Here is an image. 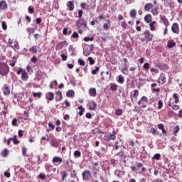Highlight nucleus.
Wrapping results in <instances>:
<instances>
[{
	"label": "nucleus",
	"instance_id": "obj_20",
	"mask_svg": "<svg viewBox=\"0 0 182 182\" xmlns=\"http://www.w3.org/2000/svg\"><path fill=\"white\" fill-rule=\"evenodd\" d=\"M67 97H73L75 96V91L73 90H69L66 93Z\"/></svg>",
	"mask_w": 182,
	"mask_h": 182
},
{
	"label": "nucleus",
	"instance_id": "obj_15",
	"mask_svg": "<svg viewBox=\"0 0 182 182\" xmlns=\"http://www.w3.org/2000/svg\"><path fill=\"white\" fill-rule=\"evenodd\" d=\"M153 8V4L151 3H147L144 6V9L146 11V12H150V9Z\"/></svg>",
	"mask_w": 182,
	"mask_h": 182
},
{
	"label": "nucleus",
	"instance_id": "obj_55",
	"mask_svg": "<svg viewBox=\"0 0 182 182\" xmlns=\"http://www.w3.org/2000/svg\"><path fill=\"white\" fill-rule=\"evenodd\" d=\"M150 132L154 136H156V134H157V130H156V129L154 128H151L150 129Z\"/></svg>",
	"mask_w": 182,
	"mask_h": 182
},
{
	"label": "nucleus",
	"instance_id": "obj_48",
	"mask_svg": "<svg viewBox=\"0 0 182 182\" xmlns=\"http://www.w3.org/2000/svg\"><path fill=\"white\" fill-rule=\"evenodd\" d=\"M82 16H83V11L82 10H79L78 11V18H79V19H83V18H82Z\"/></svg>",
	"mask_w": 182,
	"mask_h": 182
},
{
	"label": "nucleus",
	"instance_id": "obj_50",
	"mask_svg": "<svg viewBox=\"0 0 182 182\" xmlns=\"http://www.w3.org/2000/svg\"><path fill=\"white\" fill-rule=\"evenodd\" d=\"M121 26L123 28V29H127V23H126V21H123Z\"/></svg>",
	"mask_w": 182,
	"mask_h": 182
},
{
	"label": "nucleus",
	"instance_id": "obj_27",
	"mask_svg": "<svg viewBox=\"0 0 182 182\" xmlns=\"http://www.w3.org/2000/svg\"><path fill=\"white\" fill-rule=\"evenodd\" d=\"M8 154H9V151L6 149L1 152L2 157H6Z\"/></svg>",
	"mask_w": 182,
	"mask_h": 182
},
{
	"label": "nucleus",
	"instance_id": "obj_23",
	"mask_svg": "<svg viewBox=\"0 0 182 182\" xmlns=\"http://www.w3.org/2000/svg\"><path fill=\"white\" fill-rule=\"evenodd\" d=\"M156 22L154 21L149 23L150 31H156V26H154V25H156Z\"/></svg>",
	"mask_w": 182,
	"mask_h": 182
},
{
	"label": "nucleus",
	"instance_id": "obj_51",
	"mask_svg": "<svg viewBox=\"0 0 182 182\" xmlns=\"http://www.w3.org/2000/svg\"><path fill=\"white\" fill-rule=\"evenodd\" d=\"M37 61H38V58H36V56L35 55H33L31 59V62H33V63H36Z\"/></svg>",
	"mask_w": 182,
	"mask_h": 182
},
{
	"label": "nucleus",
	"instance_id": "obj_17",
	"mask_svg": "<svg viewBox=\"0 0 182 182\" xmlns=\"http://www.w3.org/2000/svg\"><path fill=\"white\" fill-rule=\"evenodd\" d=\"M109 86L112 92H116V90H117V87H119V85L114 83H110Z\"/></svg>",
	"mask_w": 182,
	"mask_h": 182
},
{
	"label": "nucleus",
	"instance_id": "obj_9",
	"mask_svg": "<svg viewBox=\"0 0 182 182\" xmlns=\"http://www.w3.org/2000/svg\"><path fill=\"white\" fill-rule=\"evenodd\" d=\"M158 83H160L161 85H164V83H166V75L161 73L158 80Z\"/></svg>",
	"mask_w": 182,
	"mask_h": 182
},
{
	"label": "nucleus",
	"instance_id": "obj_6",
	"mask_svg": "<svg viewBox=\"0 0 182 182\" xmlns=\"http://www.w3.org/2000/svg\"><path fill=\"white\" fill-rule=\"evenodd\" d=\"M159 18L161 22H163L164 25L165 26V28H168V26L170 25V22L168 21V19L166 18V16L160 15Z\"/></svg>",
	"mask_w": 182,
	"mask_h": 182
},
{
	"label": "nucleus",
	"instance_id": "obj_7",
	"mask_svg": "<svg viewBox=\"0 0 182 182\" xmlns=\"http://www.w3.org/2000/svg\"><path fill=\"white\" fill-rule=\"evenodd\" d=\"M171 31L173 33H176V35H178V33H180V28H178V23H173L171 26Z\"/></svg>",
	"mask_w": 182,
	"mask_h": 182
},
{
	"label": "nucleus",
	"instance_id": "obj_47",
	"mask_svg": "<svg viewBox=\"0 0 182 182\" xmlns=\"http://www.w3.org/2000/svg\"><path fill=\"white\" fill-rule=\"evenodd\" d=\"M100 69V68L99 67H96L95 70H92V75H97Z\"/></svg>",
	"mask_w": 182,
	"mask_h": 182
},
{
	"label": "nucleus",
	"instance_id": "obj_40",
	"mask_svg": "<svg viewBox=\"0 0 182 182\" xmlns=\"http://www.w3.org/2000/svg\"><path fill=\"white\" fill-rule=\"evenodd\" d=\"M139 96V90H134V94L132 95V97H134L135 99H137Z\"/></svg>",
	"mask_w": 182,
	"mask_h": 182
},
{
	"label": "nucleus",
	"instance_id": "obj_28",
	"mask_svg": "<svg viewBox=\"0 0 182 182\" xmlns=\"http://www.w3.org/2000/svg\"><path fill=\"white\" fill-rule=\"evenodd\" d=\"M16 60H17V58H16V56H14L12 58V63H10L9 65L10 66H11L12 68H14V66H15L16 63Z\"/></svg>",
	"mask_w": 182,
	"mask_h": 182
},
{
	"label": "nucleus",
	"instance_id": "obj_39",
	"mask_svg": "<svg viewBox=\"0 0 182 182\" xmlns=\"http://www.w3.org/2000/svg\"><path fill=\"white\" fill-rule=\"evenodd\" d=\"M11 124L12 126L18 127V119L16 118L13 119Z\"/></svg>",
	"mask_w": 182,
	"mask_h": 182
},
{
	"label": "nucleus",
	"instance_id": "obj_44",
	"mask_svg": "<svg viewBox=\"0 0 182 182\" xmlns=\"http://www.w3.org/2000/svg\"><path fill=\"white\" fill-rule=\"evenodd\" d=\"M53 166H47L46 170L47 171H50V170H52L53 171V173H55V171H56V168H53Z\"/></svg>",
	"mask_w": 182,
	"mask_h": 182
},
{
	"label": "nucleus",
	"instance_id": "obj_33",
	"mask_svg": "<svg viewBox=\"0 0 182 182\" xmlns=\"http://www.w3.org/2000/svg\"><path fill=\"white\" fill-rule=\"evenodd\" d=\"M94 176L96 177L97 174H99V168L94 166V171H93Z\"/></svg>",
	"mask_w": 182,
	"mask_h": 182
},
{
	"label": "nucleus",
	"instance_id": "obj_46",
	"mask_svg": "<svg viewBox=\"0 0 182 182\" xmlns=\"http://www.w3.org/2000/svg\"><path fill=\"white\" fill-rule=\"evenodd\" d=\"M88 61L90 65H95V60L92 57H88Z\"/></svg>",
	"mask_w": 182,
	"mask_h": 182
},
{
	"label": "nucleus",
	"instance_id": "obj_22",
	"mask_svg": "<svg viewBox=\"0 0 182 182\" xmlns=\"http://www.w3.org/2000/svg\"><path fill=\"white\" fill-rule=\"evenodd\" d=\"M166 6H169V8H173L174 7V3L171 1V0H168L165 3Z\"/></svg>",
	"mask_w": 182,
	"mask_h": 182
},
{
	"label": "nucleus",
	"instance_id": "obj_3",
	"mask_svg": "<svg viewBox=\"0 0 182 182\" xmlns=\"http://www.w3.org/2000/svg\"><path fill=\"white\" fill-rule=\"evenodd\" d=\"M149 103V99L146 96H143L138 102L139 106L142 109H146Z\"/></svg>",
	"mask_w": 182,
	"mask_h": 182
},
{
	"label": "nucleus",
	"instance_id": "obj_59",
	"mask_svg": "<svg viewBox=\"0 0 182 182\" xmlns=\"http://www.w3.org/2000/svg\"><path fill=\"white\" fill-rule=\"evenodd\" d=\"M122 73H124V75H129V70L127 69V68H124V69H122Z\"/></svg>",
	"mask_w": 182,
	"mask_h": 182
},
{
	"label": "nucleus",
	"instance_id": "obj_54",
	"mask_svg": "<svg viewBox=\"0 0 182 182\" xmlns=\"http://www.w3.org/2000/svg\"><path fill=\"white\" fill-rule=\"evenodd\" d=\"M103 29H105V31H109V23H105L103 24Z\"/></svg>",
	"mask_w": 182,
	"mask_h": 182
},
{
	"label": "nucleus",
	"instance_id": "obj_41",
	"mask_svg": "<svg viewBox=\"0 0 182 182\" xmlns=\"http://www.w3.org/2000/svg\"><path fill=\"white\" fill-rule=\"evenodd\" d=\"M173 99H175V103H178L179 100H178V95H177V93H174L173 95Z\"/></svg>",
	"mask_w": 182,
	"mask_h": 182
},
{
	"label": "nucleus",
	"instance_id": "obj_58",
	"mask_svg": "<svg viewBox=\"0 0 182 182\" xmlns=\"http://www.w3.org/2000/svg\"><path fill=\"white\" fill-rule=\"evenodd\" d=\"M71 37H73L74 39H76V38H79V34L77 32H74Z\"/></svg>",
	"mask_w": 182,
	"mask_h": 182
},
{
	"label": "nucleus",
	"instance_id": "obj_14",
	"mask_svg": "<svg viewBox=\"0 0 182 182\" xmlns=\"http://www.w3.org/2000/svg\"><path fill=\"white\" fill-rule=\"evenodd\" d=\"M144 19L146 23H150V22H151V19H153V17L151 16V14H146Z\"/></svg>",
	"mask_w": 182,
	"mask_h": 182
},
{
	"label": "nucleus",
	"instance_id": "obj_35",
	"mask_svg": "<svg viewBox=\"0 0 182 182\" xmlns=\"http://www.w3.org/2000/svg\"><path fill=\"white\" fill-rule=\"evenodd\" d=\"M12 48H14V49H19V43H18V41H14V46H12Z\"/></svg>",
	"mask_w": 182,
	"mask_h": 182
},
{
	"label": "nucleus",
	"instance_id": "obj_31",
	"mask_svg": "<svg viewBox=\"0 0 182 182\" xmlns=\"http://www.w3.org/2000/svg\"><path fill=\"white\" fill-rule=\"evenodd\" d=\"M167 46L169 48V49H171V48H174V46H176V43L173 41L168 42Z\"/></svg>",
	"mask_w": 182,
	"mask_h": 182
},
{
	"label": "nucleus",
	"instance_id": "obj_5",
	"mask_svg": "<svg viewBox=\"0 0 182 182\" xmlns=\"http://www.w3.org/2000/svg\"><path fill=\"white\" fill-rule=\"evenodd\" d=\"M92 176V173H90V171L85 170L82 172V178L84 181H88L89 178Z\"/></svg>",
	"mask_w": 182,
	"mask_h": 182
},
{
	"label": "nucleus",
	"instance_id": "obj_18",
	"mask_svg": "<svg viewBox=\"0 0 182 182\" xmlns=\"http://www.w3.org/2000/svg\"><path fill=\"white\" fill-rule=\"evenodd\" d=\"M158 129H159V130H162L163 134H167V131L166 129H164V124H159Z\"/></svg>",
	"mask_w": 182,
	"mask_h": 182
},
{
	"label": "nucleus",
	"instance_id": "obj_38",
	"mask_svg": "<svg viewBox=\"0 0 182 182\" xmlns=\"http://www.w3.org/2000/svg\"><path fill=\"white\" fill-rule=\"evenodd\" d=\"M160 157H161V155L160 154H156L155 155H154L152 159L154 160H160Z\"/></svg>",
	"mask_w": 182,
	"mask_h": 182
},
{
	"label": "nucleus",
	"instance_id": "obj_11",
	"mask_svg": "<svg viewBox=\"0 0 182 182\" xmlns=\"http://www.w3.org/2000/svg\"><path fill=\"white\" fill-rule=\"evenodd\" d=\"M60 175L62 181H65L68 178V176H69V173H68V171H63L60 172Z\"/></svg>",
	"mask_w": 182,
	"mask_h": 182
},
{
	"label": "nucleus",
	"instance_id": "obj_56",
	"mask_svg": "<svg viewBox=\"0 0 182 182\" xmlns=\"http://www.w3.org/2000/svg\"><path fill=\"white\" fill-rule=\"evenodd\" d=\"M51 146H53V147H55V148L59 147V143L54 141L52 142Z\"/></svg>",
	"mask_w": 182,
	"mask_h": 182
},
{
	"label": "nucleus",
	"instance_id": "obj_63",
	"mask_svg": "<svg viewBox=\"0 0 182 182\" xmlns=\"http://www.w3.org/2000/svg\"><path fill=\"white\" fill-rule=\"evenodd\" d=\"M24 71L25 70H23V69H22V68H18V70L17 71V75H21V73L22 75V73H23Z\"/></svg>",
	"mask_w": 182,
	"mask_h": 182
},
{
	"label": "nucleus",
	"instance_id": "obj_29",
	"mask_svg": "<svg viewBox=\"0 0 182 182\" xmlns=\"http://www.w3.org/2000/svg\"><path fill=\"white\" fill-rule=\"evenodd\" d=\"M117 82H118V83H120L121 85H122V83H124V77H123L122 75H119Z\"/></svg>",
	"mask_w": 182,
	"mask_h": 182
},
{
	"label": "nucleus",
	"instance_id": "obj_21",
	"mask_svg": "<svg viewBox=\"0 0 182 182\" xmlns=\"http://www.w3.org/2000/svg\"><path fill=\"white\" fill-rule=\"evenodd\" d=\"M151 12L154 15V16L159 15V7L152 8Z\"/></svg>",
	"mask_w": 182,
	"mask_h": 182
},
{
	"label": "nucleus",
	"instance_id": "obj_26",
	"mask_svg": "<svg viewBox=\"0 0 182 182\" xmlns=\"http://www.w3.org/2000/svg\"><path fill=\"white\" fill-rule=\"evenodd\" d=\"M62 98H63L62 92L57 93L56 97H55L56 102H60V100H62Z\"/></svg>",
	"mask_w": 182,
	"mask_h": 182
},
{
	"label": "nucleus",
	"instance_id": "obj_53",
	"mask_svg": "<svg viewBox=\"0 0 182 182\" xmlns=\"http://www.w3.org/2000/svg\"><path fill=\"white\" fill-rule=\"evenodd\" d=\"M150 68V64L149 63H145L144 64V68L145 70H148V69Z\"/></svg>",
	"mask_w": 182,
	"mask_h": 182
},
{
	"label": "nucleus",
	"instance_id": "obj_12",
	"mask_svg": "<svg viewBox=\"0 0 182 182\" xmlns=\"http://www.w3.org/2000/svg\"><path fill=\"white\" fill-rule=\"evenodd\" d=\"M0 9H8V4L5 0L0 1Z\"/></svg>",
	"mask_w": 182,
	"mask_h": 182
},
{
	"label": "nucleus",
	"instance_id": "obj_8",
	"mask_svg": "<svg viewBox=\"0 0 182 182\" xmlns=\"http://www.w3.org/2000/svg\"><path fill=\"white\" fill-rule=\"evenodd\" d=\"M67 8L68 9L72 12L73 11H74L75 9V3L73 2V1H69L67 2L66 4Z\"/></svg>",
	"mask_w": 182,
	"mask_h": 182
},
{
	"label": "nucleus",
	"instance_id": "obj_64",
	"mask_svg": "<svg viewBox=\"0 0 182 182\" xmlns=\"http://www.w3.org/2000/svg\"><path fill=\"white\" fill-rule=\"evenodd\" d=\"M13 139L14 144H19V141L16 139V136H14Z\"/></svg>",
	"mask_w": 182,
	"mask_h": 182
},
{
	"label": "nucleus",
	"instance_id": "obj_36",
	"mask_svg": "<svg viewBox=\"0 0 182 182\" xmlns=\"http://www.w3.org/2000/svg\"><path fill=\"white\" fill-rule=\"evenodd\" d=\"M123 113V110L122 109H118L115 111V114H117V116H122Z\"/></svg>",
	"mask_w": 182,
	"mask_h": 182
},
{
	"label": "nucleus",
	"instance_id": "obj_37",
	"mask_svg": "<svg viewBox=\"0 0 182 182\" xmlns=\"http://www.w3.org/2000/svg\"><path fill=\"white\" fill-rule=\"evenodd\" d=\"M29 51L33 52V53H38V50L36 49V48H35V46L31 47L29 48Z\"/></svg>",
	"mask_w": 182,
	"mask_h": 182
},
{
	"label": "nucleus",
	"instance_id": "obj_4",
	"mask_svg": "<svg viewBox=\"0 0 182 182\" xmlns=\"http://www.w3.org/2000/svg\"><path fill=\"white\" fill-rule=\"evenodd\" d=\"M143 35L147 42H151L153 41V34L149 30L144 31Z\"/></svg>",
	"mask_w": 182,
	"mask_h": 182
},
{
	"label": "nucleus",
	"instance_id": "obj_19",
	"mask_svg": "<svg viewBox=\"0 0 182 182\" xmlns=\"http://www.w3.org/2000/svg\"><path fill=\"white\" fill-rule=\"evenodd\" d=\"M4 95H5V96H9V95H11V89H9V87L5 85Z\"/></svg>",
	"mask_w": 182,
	"mask_h": 182
},
{
	"label": "nucleus",
	"instance_id": "obj_45",
	"mask_svg": "<svg viewBox=\"0 0 182 182\" xmlns=\"http://www.w3.org/2000/svg\"><path fill=\"white\" fill-rule=\"evenodd\" d=\"M78 63L80 65V66H85L86 65V63L82 59H78Z\"/></svg>",
	"mask_w": 182,
	"mask_h": 182
},
{
	"label": "nucleus",
	"instance_id": "obj_49",
	"mask_svg": "<svg viewBox=\"0 0 182 182\" xmlns=\"http://www.w3.org/2000/svg\"><path fill=\"white\" fill-rule=\"evenodd\" d=\"M92 106L90 107V110H95L96 107H97V105L95 102V101L92 102Z\"/></svg>",
	"mask_w": 182,
	"mask_h": 182
},
{
	"label": "nucleus",
	"instance_id": "obj_10",
	"mask_svg": "<svg viewBox=\"0 0 182 182\" xmlns=\"http://www.w3.org/2000/svg\"><path fill=\"white\" fill-rule=\"evenodd\" d=\"M54 97H55V94H53V92H52L47 93L46 95V98L48 100V102H52Z\"/></svg>",
	"mask_w": 182,
	"mask_h": 182
},
{
	"label": "nucleus",
	"instance_id": "obj_43",
	"mask_svg": "<svg viewBox=\"0 0 182 182\" xmlns=\"http://www.w3.org/2000/svg\"><path fill=\"white\" fill-rule=\"evenodd\" d=\"M180 132V127L178 125H176L174 128H173V133L174 134H177V132Z\"/></svg>",
	"mask_w": 182,
	"mask_h": 182
},
{
	"label": "nucleus",
	"instance_id": "obj_1",
	"mask_svg": "<svg viewBox=\"0 0 182 182\" xmlns=\"http://www.w3.org/2000/svg\"><path fill=\"white\" fill-rule=\"evenodd\" d=\"M75 25L77 26V29L80 33H82L86 28H87V23L85 20V18H79L76 21Z\"/></svg>",
	"mask_w": 182,
	"mask_h": 182
},
{
	"label": "nucleus",
	"instance_id": "obj_42",
	"mask_svg": "<svg viewBox=\"0 0 182 182\" xmlns=\"http://www.w3.org/2000/svg\"><path fill=\"white\" fill-rule=\"evenodd\" d=\"M93 39H94L93 37H85L84 41L85 42H92V41H93Z\"/></svg>",
	"mask_w": 182,
	"mask_h": 182
},
{
	"label": "nucleus",
	"instance_id": "obj_32",
	"mask_svg": "<svg viewBox=\"0 0 182 182\" xmlns=\"http://www.w3.org/2000/svg\"><path fill=\"white\" fill-rule=\"evenodd\" d=\"M34 97H38V99H41L42 97V92H33Z\"/></svg>",
	"mask_w": 182,
	"mask_h": 182
},
{
	"label": "nucleus",
	"instance_id": "obj_25",
	"mask_svg": "<svg viewBox=\"0 0 182 182\" xmlns=\"http://www.w3.org/2000/svg\"><path fill=\"white\" fill-rule=\"evenodd\" d=\"M129 15H130L131 18H136V15H137V11H136V9H132L129 12Z\"/></svg>",
	"mask_w": 182,
	"mask_h": 182
},
{
	"label": "nucleus",
	"instance_id": "obj_24",
	"mask_svg": "<svg viewBox=\"0 0 182 182\" xmlns=\"http://www.w3.org/2000/svg\"><path fill=\"white\" fill-rule=\"evenodd\" d=\"M117 156L121 159L122 160L126 159V154H124V152L121 151L117 154Z\"/></svg>",
	"mask_w": 182,
	"mask_h": 182
},
{
	"label": "nucleus",
	"instance_id": "obj_16",
	"mask_svg": "<svg viewBox=\"0 0 182 182\" xmlns=\"http://www.w3.org/2000/svg\"><path fill=\"white\" fill-rule=\"evenodd\" d=\"M28 79V73L26 71L23 72L21 74V80L26 82Z\"/></svg>",
	"mask_w": 182,
	"mask_h": 182
},
{
	"label": "nucleus",
	"instance_id": "obj_62",
	"mask_svg": "<svg viewBox=\"0 0 182 182\" xmlns=\"http://www.w3.org/2000/svg\"><path fill=\"white\" fill-rule=\"evenodd\" d=\"M4 176H5V177H7V178H9V177H11V173L6 171H4Z\"/></svg>",
	"mask_w": 182,
	"mask_h": 182
},
{
	"label": "nucleus",
	"instance_id": "obj_52",
	"mask_svg": "<svg viewBox=\"0 0 182 182\" xmlns=\"http://www.w3.org/2000/svg\"><path fill=\"white\" fill-rule=\"evenodd\" d=\"M158 109H163V101L159 100L158 102Z\"/></svg>",
	"mask_w": 182,
	"mask_h": 182
},
{
	"label": "nucleus",
	"instance_id": "obj_61",
	"mask_svg": "<svg viewBox=\"0 0 182 182\" xmlns=\"http://www.w3.org/2000/svg\"><path fill=\"white\" fill-rule=\"evenodd\" d=\"M48 127L52 129V130H55V126L53 125V124L51 122H48Z\"/></svg>",
	"mask_w": 182,
	"mask_h": 182
},
{
	"label": "nucleus",
	"instance_id": "obj_60",
	"mask_svg": "<svg viewBox=\"0 0 182 182\" xmlns=\"http://www.w3.org/2000/svg\"><path fill=\"white\" fill-rule=\"evenodd\" d=\"M171 107L173 110H178V109H180V107H178V105H171Z\"/></svg>",
	"mask_w": 182,
	"mask_h": 182
},
{
	"label": "nucleus",
	"instance_id": "obj_13",
	"mask_svg": "<svg viewBox=\"0 0 182 182\" xmlns=\"http://www.w3.org/2000/svg\"><path fill=\"white\" fill-rule=\"evenodd\" d=\"M89 95L92 97H96V95H97V92H96V88H90L89 90Z\"/></svg>",
	"mask_w": 182,
	"mask_h": 182
},
{
	"label": "nucleus",
	"instance_id": "obj_30",
	"mask_svg": "<svg viewBox=\"0 0 182 182\" xmlns=\"http://www.w3.org/2000/svg\"><path fill=\"white\" fill-rule=\"evenodd\" d=\"M116 134H117V132L116 131H113L112 134H109V138L111 140H114L116 139Z\"/></svg>",
	"mask_w": 182,
	"mask_h": 182
},
{
	"label": "nucleus",
	"instance_id": "obj_34",
	"mask_svg": "<svg viewBox=\"0 0 182 182\" xmlns=\"http://www.w3.org/2000/svg\"><path fill=\"white\" fill-rule=\"evenodd\" d=\"M1 26H2L3 31H6V29H8V26L6 25V22L5 21L1 22Z\"/></svg>",
	"mask_w": 182,
	"mask_h": 182
},
{
	"label": "nucleus",
	"instance_id": "obj_2",
	"mask_svg": "<svg viewBox=\"0 0 182 182\" xmlns=\"http://www.w3.org/2000/svg\"><path fill=\"white\" fill-rule=\"evenodd\" d=\"M9 73V66L6 63H0V75L1 76H6Z\"/></svg>",
	"mask_w": 182,
	"mask_h": 182
},
{
	"label": "nucleus",
	"instance_id": "obj_57",
	"mask_svg": "<svg viewBox=\"0 0 182 182\" xmlns=\"http://www.w3.org/2000/svg\"><path fill=\"white\" fill-rule=\"evenodd\" d=\"M74 156L75 157H80V156H81L80 151H75L74 152Z\"/></svg>",
	"mask_w": 182,
	"mask_h": 182
}]
</instances>
